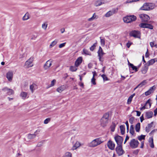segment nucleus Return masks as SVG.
<instances>
[{"label": "nucleus", "mask_w": 157, "mask_h": 157, "mask_svg": "<svg viewBox=\"0 0 157 157\" xmlns=\"http://www.w3.org/2000/svg\"><path fill=\"white\" fill-rule=\"evenodd\" d=\"M37 36V34H33L31 36V39L32 40H35L36 39Z\"/></svg>", "instance_id": "nucleus-44"}, {"label": "nucleus", "mask_w": 157, "mask_h": 157, "mask_svg": "<svg viewBox=\"0 0 157 157\" xmlns=\"http://www.w3.org/2000/svg\"><path fill=\"white\" fill-rule=\"evenodd\" d=\"M139 26L142 28H148L150 29H152L153 28V26L151 24L145 23H140Z\"/></svg>", "instance_id": "nucleus-8"}, {"label": "nucleus", "mask_w": 157, "mask_h": 157, "mask_svg": "<svg viewBox=\"0 0 157 157\" xmlns=\"http://www.w3.org/2000/svg\"><path fill=\"white\" fill-rule=\"evenodd\" d=\"M130 67L133 70H135V72H137L138 71V68L137 67L134 66L132 64H130Z\"/></svg>", "instance_id": "nucleus-31"}, {"label": "nucleus", "mask_w": 157, "mask_h": 157, "mask_svg": "<svg viewBox=\"0 0 157 157\" xmlns=\"http://www.w3.org/2000/svg\"><path fill=\"white\" fill-rule=\"evenodd\" d=\"M70 69L71 71H75L77 70V68L75 66H71L70 67Z\"/></svg>", "instance_id": "nucleus-41"}, {"label": "nucleus", "mask_w": 157, "mask_h": 157, "mask_svg": "<svg viewBox=\"0 0 157 157\" xmlns=\"http://www.w3.org/2000/svg\"><path fill=\"white\" fill-rule=\"evenodd\" d=\"M107 145L109 148L111 150H113L114 149L115 144L111 140H109L107 144Z\"/></svg>", "instance_id": "nucleus-14"}, {"label": "nucleus", "mask_w": 157, "mask_h": 157, "mask_svg": "<svg viewBox=\"0 0 157 157\" xmlns=\"http://www.w3.org/2000/svg\"><path fill=\"white\" fill-rule=\"evenodd\" d=\"M101 44L104 46L105 45V41L104 39H102L101 37H100Z\"/></svg>", "instance_id": "nucleus-45"}, {"label": "nucleus", "mask_w": 157, "mask_h": 157, "mask_svg": "<svg viewBox=\"0 0 157 157\" xmlns=\"http://www.w3.org/2000/svg\"><path fill=\"white\" fill-rule=\"evenodd\" d=\"M97 43H95L93 45H92L90 48V50L91 51H93L94 49H95L96 45H97Z\"/></svg>", "instance_id": "nucleus-43"}, {"label": "nucleus", "mask_w": 157, "mask_h": 157, "mask_svg": "<svg viewBox=\"0 0 157 157\" xmlns=\"http://www.w3.org/2000/svg\"><path fill=\"white\" fill-rule=\"evenodd\" d=\"M37 131V130H36L34 134H29L28 135V137L29 139H32L35 138L36 136L35 133Z\"/></svg>", "instance_id": "nucleus-28"}, {"label": "nucleus", "mask_w": 157, "mask_h": 157, "mask_svg": "<svg viewBox=\"0 0 157 157\" xmlns=\"http://www.w3.org/2000/svg\"><path fill=\"white\" fill-rule=\"evenodd\" d=\"M132 98H133L131 96L130 97H129L128 98V99L127 102V103L128 104H129L131 103L132 101Z\"/></svg>", "instance_id": "nucleus-46"}, {"label": "nucleus", "mask_w": 157, "mask_h": 157, "mask_svg": "<svg viewBox=\"0 0 157 157\" xmlns=\"http://www.w3.org/2000/svg\"><path fill=\"white\" fill-rule=\"evenodd\" d=\"M115 150L117 154L119 156L122 155L124 153V151L122 149V145H117Z\"/></svg>", "instance_id": "nucleus-6"}, {"label": "nucleus", "mask_w": 157, "mask_h": 157, "mask_svg": "<svg viewBox=\"0 0 157 157\" xmlns=\"http://www.w3.org/2000/svg\"><path fill=\"white\" fill-rule=\"evenodd\" d=\"M65 44H66V43H64L60 44L59 45V48H62L64 47L65 46Z\"/></svg>", "instance_id": "nucleus-54"}, {"label": "nucleus", "mask_w": 157, "mask_h": 157, "mask_svg": "<svg viewBox=\"0 0 157 157\" xmlns=\"http://www.w3.org/2000/svg\"><path fill=\"white\" fill-rule=\"evenodd\" d=\"M153 113L152 111H149L145 113L146 117L147 119H149L152 117Z\"/></svg>", "instance_id": "nucleus-19"}, {"label": "nucleus", "mask_w": 157, "mask_h": 157, "mask_svg": "<svg viewBox=\"0 0 157 157\" xmlns=\"http://www.w3.org/2000/svg\"><path fill=\"white\" fill-rule=\"evenodd\" d=\"M153 123V122H152L151 123L148 124L147 125V127H148V128H150L151 127H152Z\"/></svg>", "instance_id": "nucleus-55"}, {"label": "nucleus", "mask_w": 157, "mask_h": 157, "mask_svg": "<svg viewBox=\"0 0 157 157\" xmlns=\"http://www.w3.org/2000/svg\"><path fill=\"white\" fill-rule=\"evenodd\" d=\"M116 126V124L113 122L112 125L110 126L111 130L112 132H113L114 131Z\"/></svg>", "instance_id": "nucleus-33"}, {"label": "nucleus", "mask_w": 157, "mask_h": 157, "mask_svg": "<svg viewBox=\"0 0 157 157\" xmlns=\"http://www.w3.org/2000/svg\"><path fill=\"white\" fill-rule=\"evenodd\" d=\"M129 139V137L128 135H127L126 137L125 140H124V144H125L127 141Z\"/></svg>", "instance_id": "nucleus-57"}, {"label": "nucleus", "mask_w": 157, "mask_h": 157, "mask_svg": "<svg viewBox=\"0 0 157 157\" xmlns=\"http://www.w3.org/2000/svg\"><path fill=\"white\" fill-rule=\"evenodd\" d=\"M91 82L93 85H95L96 84V82H95V79L94 77H93L91 79Z\"/></svg>", "instance_id": "nucleus-50"}, {"label": "nucleus", "mask_w": 157, "mask_h": 157, "mask_svg": "<svg viewBox=\"0 0 157 157\" xmlns=\"http://www.w3.org/2000/svg\"><path fill=\"white\" fill-rule=\"evenodd\" d=\"M2 90L3 92H6L7 94L9 95L13 94L14 93V91L12 89L8 88L6 87L3 88Z\"/></svg>", "instance_id": "nucleus-11"}, {"label": "nucleus", "mask_w": 157, "mask_h": 157, "mask_svg": "<svg viewBox=\"0 0 157 157\" xmlns=\"http://www.w3.org/2000/svg\"><path fill=\"white\" fill-rule=\"evenodd\" d=\"M114 139L117 145H122L123 141V139L122 136L117 135L115 136Z\"/></svg>", "instance_id": "nucleus-5"}, {"label": "nucleus", "mask_w": 157, "mask_h": 157, "mask_svg": "<svg viewBox=\"0 0 157 157\" xmlns=\"http://www.w3.org/2000/svg\"><path fill=\"white\" fill-rule=\"evenodd\" d=\"M103 51L102 48L101 47H100L99 48V50L98 51V56H100V53L101 52H102Z\"/></svg>", "instance_id": "nucleus-48"}, {"label": "nucleus", "mask_w": 157, "mask_h": 157, "mask_svg": "<svg viewBox=\"0 0 157 157\" xmlns=\"http://www.w3.org/2000/svg\"><path fill=\"white\" fill-rule=\"evenodd\" d=\"M52 60L49 59L48 60L44 65V68L45 70L47 69L52 65Z\"/></svg>", "instance_id": "nucleus-15"}, {"label": "nucleus", "mask_w": 157, "mask_h": 157, "mask_svg": "<svg viewBox=\"0 0 157 157\" xmlns=\"http://www.w3.org/2000/svg\"><path fill=\"white\" fill-rule=\"evenodd\" d=\"M27 93L25 92H22L20 94V96L23 99H25L26 98Z\"/></svg>", "instance_id": "nucleus-32"}, {"label": "nucleus", "mask_w": 157, "mask_h": 157, "mask_svg": "<svg viewBox=\"0 0 157 157\" xmlns=\"http://www.w3.org/2000/svg\"><path fill=\"white\" fill-rule=\"evenodd\" d=\"M64 90V87L63 86H61L57 88L56 90L59 92L61 93L63 90Z\"/></svg>", "instance_id": "nucleus-37"}, {"label": "nucleus", "mask_w": 157, "mask_h": 157, "mask_svg": "<svg viewBox=\"0 0 157 157\" xmlns=\"http://www.w3.org/2000/svg\"><path fill=\"white\" fill-rule=\"evenodd\" d=\"M82 51L83 54L86 55H91V53L88 50L85 49H83Z\"/></svg>", "instance_id": "nucleus-34"}, {"label": "nucleus", "mask_w": 157, "mask_h": 157, "mask_svg": "<svg viewBox=\"0 0 157 157\" xmlns=\"http://www.w3.org/2000/svg\"><path fill=\"white\" fill-rule=\"evenodd\" d=\"M29 14L28 13H26L23 16L22 19L24 21L26 20L29 18Z\"/></svg>", "instance_id": "nucleus-39"}, {"label": "nucleus", "mask_w": 157, "mask_h": 157, "mask_svg": "<svg viewBox=\"0 0 157 157\" xmlns=\"http://www.w3.org/2000/svg\"><path fill=\"white\" fill-rule=\"evenodd\" d=\"M58 42V40H55L53 41L52 43L50 44L49 46V47L50 48H51L53 46H54L55 45L57 42Z\"/></svg>", "instance_id": "nucleus-38"}, {"label": "nucleus", "mask_w": 157, "mask_h": 157, "mask_svg": "<svg viewBox=\"0 0 157 157\" xmlns=\"http://www.w3.org/2000/svg\"><path fill=\"white\" fill-rule=\"evenodd\" d=\"M78 85L82 87L83 88L84 87V84L83 82H80L79 83Z\"/></svg>", "instance_id": "nucleus-60"}, {"label": "nucleus", "mask_w": 157, "mask_h": 157, "mask_svg": "<svg viewBox=\"0 0 157 157\" xmlns=\"http://www.w3.org/2000/svg\"><path fill=\"white\" fill-rule=\"evenodd\" d=\"M145 136L141 135L140 136H138L137 138L140 140L141 141L142 140H144L145 138Z\"/></svg>", "instance_id": "nucleus-40"}, {"label": "nucleus", "mask_w": 157, "mask_h": 157, "mask_svg": "<svg viewBox=\"0 0 157 157\" xmlns=\"http://www.w3.org/2000/svg\"><path fill=\"white\" fill-rule=\"evenodd\" d=\"M130 133H131L132 135H133L134 133L135 132L134 129L130 130L129 131Z\"/></svg>", "instance_id": "nucleus-59"}, {"label": "nucleus", "mask_w": 157, "mask_h": 157, "mask_svg": "<svg viewBox=\"0 0 157 157\" xmlns=\"http://www.w3.org/2000/svg\"><path fill=\"white\" fill-rule=\"evenodd\" d=\"M150 101L151 100L150 99H149L147 101H146L145 105L141 108H140V110L144 109H148V107H147V104H149V108H150L151 105V103H150Z\"/></svg>", "instance_id": "nucleus-17"}, {"label": "nucleus", "mask_w": 157, "mask_h": 157, "mask_svg": "<svg viewBox=\"0 0 157 157\" xmlns=\"http://www.w3.org/2000/svg\"><path fill=\"white\" fill-rule=\"evenodd\" d=\"M129 35L135 38H140V33L139 31L134 30L130 33Z\"/></svg>", "instance_id": "nucleus-9"}, {"label": "nucleus", "mask_w": 157, "mask_h": 157, "mask_svg": "<svg viewBox=\"0 0 157 157\" xmlns=\"http://www.w3.org/2000/svg\"><path fill=\"white\" fill-rule=\"evenodd\" d=\"M140 121L141 122H142L143 120H144V114H143L142 116L140 117Z\"/></svg>", "instance_id": "nucleus-56"}, {"label": "nucleus", "mask_w": 157, "mask_h": 157, "mask_svg": "<svg viewBox=\"0 0 157 157\" xmlns=\"http://www.w3.org/2000/svg\"><path fill=\"white\" fill-rule=\"evenodd\" d=\"M155 86H154L152 87H151L150 89L147 91L145 93V95L146 96H148L151 94L152 93L154 90V87Z\"/></svg>", "instance_id": "nucleus-20"}, {"label": "nucleus", "mask_w": 157, "mask_h": 157, "mask_svg": "<svg viewBox=\"0 0 157 157\" xmlns=\"http://www.w3.org/2000/svg\"><path fill=\"white\" fill-rule=\"evenodd\" d=\"M147 83V81L146 80H144L141 82H140L138 85V86L139 87H141L145 85Z\"/></svg>", "instance_id": "nucleus-30"}, {"label": "nucleus", "mask_w": 157, "mask_h": 157, "mask_svg": "<svg viewBox=\"0 0 157 157\" xmlns=\"http://www.w3.org/2000/svg\"><path fill=\"white\" fill-rule=\"evenodd\" d=\"M37 88V86L35 83H33L32 84L30 85V89L32 93H33L34 90Z\"/></svg>", "instance_id": "nucleus-21"}, {"label": "nucleus", "mask_w": 157, "mask_h": 157, "mask_svg": "<svg viewBox=\"0 0 157 157\" xmlns=\"http://www.w3.org/2000/svg\"><path fill=\"white\" fill-rule=\"evenodd\" d=\"M13 73L12 71H9L7 73L6 77L8 81L11 82L13 78Z\"/></svg>", "instance_id": "nucleus-16"}, {"label": "nucleus", "mask_w": 157, "mask_h": 157, "mask_svg": "<svg viewBox=\"0 0 157 157\" xmlns=\"http://www.w3.org/2000/svg\"><path fill=\"white\" fill-rule=\"evenodd\" d=\"M109 114L108 113L104 114L100 120L101 125L103 127H105L108 123Z\"/></svg>", "instance_id": "nucleus-1"}, {"label": "nucleus", "mask_w": 157, "mask_h": 157, "mask_svg": "<svg viewBox=\"0 0 157 157\" xmlns=\"http://www.w3.org/2000/svg\"><path fill=\"white\" fill-rule=\"evenodd\" d=\"M155 63V61L153 59H151L149 60L147 63L145 64L147 66H149L150 65H152Z\"/></svg>", "instance_id": "nucleus-25"}, {"label": "nucleus", "mask_w": 157, "mask_h": 157, "mask_svg": "<svg viewBox=\"0 0 157 157\" xmlns=\"http://www.w3.org/2000/svg\"><path fill=\"white\" fill-rule=\"evenodd\" d=\"M140 10H150L149 4L147 3H145L140 8Z\"/></svg>", "instance_id": "nucleus-13"}, {"label": "nucleus", "mask_w": 157, "mask_h": 157, "mask_svg": "<svg viewBox=\"0 0 157 157\" xmlns=\"http://www.w3.org/2000/svg\"><path fill=\"white\" fill-rule=\"evenodd\" d=\"M105 53L103 52H101L100 53V56H98L99 57V59L100 61H101V58L105 54Z\"/></svg>", "instance_id": "nucleus-51"}, {"label": "nucleus", "mask_w": 157, "mask_h": 157, "mask_svg": "<svg viewBox=\"0 0 157 157\" xmlns=\"http://www.w3.org/2000/svg\"><path fill=\"white\" fill-rule=\"evenodd\" d=\"M101 76L103 78V80L104 81H108L109 80L108 78L106 76V75L105 74H103L101 75Z\"/></svg>", "instance_id": "nucleus-42"}, {"label": "nucleus", "mask_w": 157, "mask_h": 157, "mask_svg": "<svg viewBox=\"0 0 157 157\" xmlns=\"http://www.w3.org/2000/svg\"><path fill=\"white\" fill-rule=\"evenodd\" d=\"M150 128H148V127H146L145 128V131L147 132H148L150 130Z\"/></svg>", "instance_id": "nucleus-63"}, {"label": "nucleus", "mask_w": 157, "mask_h": 157, "mask_svg": "<svg viewBox=\"0 0 157 157\" xmlns=\"http://www.w3.org/2000/svg\"><path fill=\"white\" fill-rule=\"evenodd\" d=\"M80 145V143L78 142L77 141L75 144L73 146L72 149L73 150L76 149L78 147H79Z\"/></svg>", "instance_id": "nucleus-27"}, {"label": "nucleus", "mask_w": 157, "mask_h": 157, "mask_svg": "<svg viewBox=\"0 0 157 157\" xmlns=\"http://www.w3.org/2000/svg\"><path fill=\"white\" fill-rule=\"evenodd\" d=\"M103 4L104 2L103 0H98L95 2V5L96 6H98Z\"/></svg>", "instance_id": "nucleus-23"}, {"label": "nucleus", "mask_w": 157, "mask_h": 157, "mask_svg": "<svg viewBox=\"0 0 157 157\" xmlns=\"http://www.w3.org/2000/svg\"><path fill=\"white\" fill-rule=\"evenodd\" d=\"M136 17L134 15L127 16L124 17L123 19L124 22L126 23H129L134 21H136Z\"/></svg>", "instance_id": "nucleus-3"}, {"label": "nucleus", "mask_w": 157, "mask_h": 157, "mask_svg": "<svg viewBox=\"0 0 157 157\" xmlns=\"http://www.w3.org/2000/svg\"><path fill=\"white\" fill-rule=\"evenodd\" d=\"M140 123L139 122L137 123L135 126V130L137 132H139L140 131Z\"/></svg>", "instance_id": "nucleus-29"}, {"label": "nucleus", "mask_w": 157, "mask_h": 157, "mask_svg": "<svg viewBox=\"0 0 157 157\" xmlns=\"http://www.w3.org/2000/svg\"><path fill=\"white\" fill-rule=\"evenodd\" d=\"M51 119L50 118H48L46 119L44 121V123L45 124H48L50 121Z\"/></svg>", "instance_id": "nucleus-49"}, {"label": "nucleus", "mask_w": 157, "mask_h": 157, "mask_svg": "<svg viewBox=\"0 0 157 157\" xmlns=\"http://www.w3.org/2000/svg\"><path fill=\"white\" fill-rule=\"evenodd\" d=\"M97 18L98 17H97V15L95 14V13H94L91 18L88 19V21H91L94 19H97Z\"/></svg>", "instance_id": "nucleus-35"}, {"label": "nucleus", "mask_w": 157, "mask_h": 157, "mask_svg": "<svg viewBox=\"0 0 157 157\" xmlns=\"http://www.w3.org/2000/svg\"><path fill=\"white\" fill-rule=\"evenodd\" d=\"M121 132L122 135H124L125 133V126L124 125H122L120 126Z\"/></svg>", "instance_id": "nucleus-26"}, {"label": "nucleus", "mask_w": 157, "mask_h": 157, "mask_svg": "<svg viewBox=\"0 0 157 157\" xmlns=\"http://www.w3.org/2000/svg\"><path fill=\"white\" fill-rule=\"evenodd\" d=\"M148 142L150 144V147L153 148L154 147V144L153 143V137H150L149 138Z\"/></svg>", "instance_id": "nucleus-22"}, {"label": "nucleus", "mask_w": 157, "mask_h": 157, "mask_svg": "<svg viewBox=\"0 0 157 157\" xmlns=\"http://www.w3.org/2000/svg\"><path fill=\"white\" fill-rule=\"evenodd\" d=\"M82 57H80L77 58L75 62V65L76 67H78L82 63Z\"/></svg>", "instance_id": "nucleus-18"}, {"label": "nucleus", "mask_w": 157, "mask_h": 157, "mask_svg": "<svg viewBox=\"0 0 157 157\" xmlns=\"http://www.w3.org/2000/svg\"><path fill=\"white\" fill-rule=\"evenodd\" d=\"M47 27V25L45 24H43L42 25V27L45 29H46Z\"/></svg>", "instance_id": "nucleus-58"}, {"label": "nucleus", "mask_w": 157, "mask_h": 157, "mask_svg": "<svg viewBox=\"0 0 157 157\" xmlns=\"http://www.w3.org/2000/svg\"><path fill=\"white\" fill-rule=\"evenodd\" d=\"M139 17L143 22H147L150 19V17L148 15L145 14H140Z\"/></svg>", "instance_id": "nucleus-7"}, {"label": "nucleus", "mask_w": 157, "mask_h": 157, "mask_svg": "<svg viewBox=\"0 0 157 157\" xmlns=\"http://www.w3.org/2000/svg\"><path fill=\"white\" fill-rule=\"evenodd\" d=\"M133 2L132 0H127L126 2H124V3L127 4L128 3H129Z\"/></svg>", "instance_id": "nucleus-61"}, {"label": "nucleus", "mask_w": 157, "mask_h": 157, "mask_svg": "<svg viewBox=\"0 0 157 157\" xmlns=\"http://www.w3.org/2000/svg\"><path fill=\"white\" fill-rule=\"evenodd\" d=\"M148 69V66L145 64H144V67L141 70L142 73L143 74L146 73Z\"/></svg>", "instance_id": "nucleus-24"}, {"label": "nucleus", "mask_w": 157, "mask_h": 157, "mask_svg": "<svg viewBox=\"0 0 157 157\" xmlns=\"http://www.w3.org/2000/svg\"><path fill=\"white\" fill-rule=\"evenodd\" d=\"M135 112L137 113L136 115L137 116H140L141 114V112L139 111H135Z\"/></svg>", "instance_id": "nucleus-62"}, {"label": "nucleus", "mask_w": 157, "mask_h": 157, "mask_svg": "<svg viewBox=\"0 0 157 157\" xmlns=\"http://www.w3.org/2000/svg\"><path fill=\"white\" fill-rule=\"evenodd\" d=\"M63 157H72V154L71 152H67L65 153Z\"/></svg>", "instance_id": "nucleus-36"}, {"label": "nucleus", "mask_w": 157, "mask_h": 157, "mask_svg": "<svg viewBox=\"0 0 157 157\" xmlns=\"http://www.w3.org/2000/svg\"><path fill=\"white\" fill-rule=\"evenodd\" d=\"M33 60V58H30L25 62V66H26L27 67L33 66V64L32 63Z\"/></svg>", "instance_id": "nucleus-12"}, {"label": "nucleus", "mask_w": 157, "mask_h": 157, "mask_svg": "<svg viewBox=\"0 0 157 157\" xmlns=\"http://www.w3.org/2000/svg\"><path fill=\"white\" fill-rule=\"evenodd\" d=\"M139 143L137 140L133 139L129 142V145L131 148L134 149L138 147Z\"/></svg>", "instance_id": "nucleus-4"}, {"label": "nucleus", "mask_w": 157, "mask_h": 157, "mask_svg": "<svg viewBox=\"0 0 157 157\" xmlns=\"http://www.w3.org/2000/svg\"><path fill=\"white\" fill-rule=\"evenodd\" d=\"M131 45V43H129V42H128L126 44L127 47L128 48H129Z\"/></svg>", "instance_id": "nucleus-64"}, {"label": "nucleus", "mask_w": 157, "mask_h": 157, "mask_svg": "<svg viewBox=\"0 0 157 157\" xmlns=\"http://www.w3.org/2000/svg\"><path fill=\"white\" fill-rule=\"evenodd\" d=\"M139 150H140L138 149L135 150L133 152V153L134 154L137 155L138 154L139 151Z\"/></svg>", "instance_id": "nucleus-52"}, {"label": "nucleus", "mask_w": 157, "mask_h": 157, "mask_svg": "<svg viewBox=\"0 0 157 157\" xmlns=\"http://www.w3.org/2000/svg\"><path fill=\"white\" fill-rule=\"evenodd\" d=\"M103 142V141L101 140V139L100 138H98L92 141L88 144V146L89 147H94L100 144Z\"/></svg>", "instance_id": "nucleus-2"}, {"label": "nucleus", "mask_w": 157, "mask_h": 157, "mask_svg": "<svg viewBox=\"0 0 157 157\" xmlns=\"http://www.w3.org/2000/svg\"><path fill=\"white\" fill-rule=\"evenodd\" d=\"M56 82V80L55 79H53L52 81L51 84H50V86H53Z\"/></svg>", "instance_id": "nucleus-53"}, {"label": "nucleus", "mask_w": 157, "mask_h": 157, "mask_svg": "<svg viewBox=\"0 0 157 157\" xmlns=\"http://www.w3.org/2000/svg\"><path fill=\"white\" fill-rule=\"evenodd\" d=\"M118 8L113 9L112 10L107 12L105 15L106 17H108L112 16L115 13H117L118 11Z\"/></svg>", "instance_id": "nucleus-10"}, {"label": "nucleus", "mask_w": 157, "mask_h": 157, "mask_svg": "<svg viewBox=\"0 0 157 157\" xmlns=\"http://www.w3.org/2000/svg\"><path fill=\"white\" fill-rule=\"evenodd\" d=\"M134 118V117H132L129 119V122L131 124H133Z\"/></svg>", "instance_id": "nucleus-47"}]
</instances>
